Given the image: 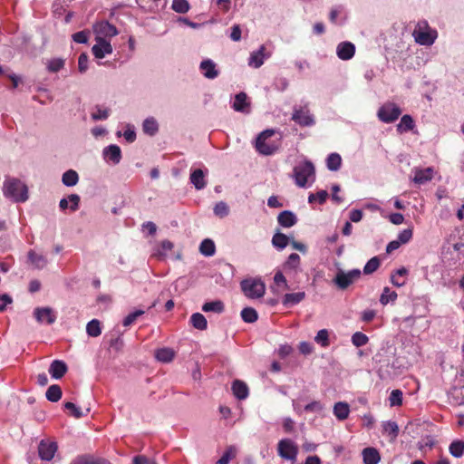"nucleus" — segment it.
Wrapping results in <instances>:
<instances>
[{"instance_id": "1", "label": "nucleus", "mask_w": 464, "mask_h": 464, "mask_svg": "<svg viewBox=\"0 0 464 464\" xmlns=\"http://www.w3.org/2000/svg\"><path fill=\"white\" fill-rule=\"evenodd\" d=\"M4 196L14 202H25L28 199L26 185L17 179H7L3 186Z\"/></svg>"}, {"instance_id": "11", "label": "nucleus", "mask_w": 464, "mask_h": 464, "mask_svg": "<svg viewBox=\"0 0 464 464\" xmlns=\"http://www.w3.org/2000/svg\"><path fill=\"white\" fill-rule=\"evenodd\" d=\"M57 443L51 440H42L38 445V454L41 459L50 461L57 452Z\"/></svg>"}, {"instance_id": "4", "label": "nucleus", "mask_w": 464, "mask_h": 464, "mask_svg": "<svg viewBox=\"0 0 464 464\" xmlns=\"http://www.w3.org/2000/svg\"><path fill=\"white\" fill-rule=\"evenodd\" d=\"M274 134L273 130H266L258 135L256 140V149L260 154L272 155L278 150V141L272 140Z\"/></svg>"}, {"instance_id": "60", "label": "nucleus", "mask_w": 464, "mask_h": 464, "mask_svg": "<svg viewBox=\"0 0 464 464\" xmlns=\"http://www.w3.org/2000/svg\"><path fill=\"white\" fill-rule=\"evenodd\" d=\"M324 409V404L319 401H313L304 408V411L319 413Z\"/></svg>"}, {"instance_id": "33", "label": "nucleus", "mask_w": 464, "mask_h": 464, "mask_svg": "<svg viewBox=\"0 0 464 464\" xmlns=\"http://www.w3.org/2000/svg\"><path fill=\"white\" fill-rule=\"evenodd\" d=\"M46 69L49 72H58L65 65V60L63 58H51L44 62Z\"/></svg>"}, {"instance_id": "56", "label": "nucleus", "mask_w": 464, "mask_h": 464, "mask_svg": "<svg viewBox=\"0 0 464 464\" xmlns=\"http://www.w3.org/2000/svg\"><path fill=\"white\" fill-rule=\"evenodd\" d=\"M369 339L366 334L356 332L352 336V343L356 347H362L368 343Z\"/></svg>"}, {"instance_id": "42", "label": "nucleus", "mask_w": 464, "mask_h": 464, "mask_svg": "<svg viewBox=\"0 0 464 464\" xmlns=\"http://www.w3.org/2000/svg\"><path fill=\"white\" fill-rule=\"evenodd\" d=\"M289 243V238L283 233H276L272 238L273 246L279 249L283 250Z\"/></svg>"}, {"instance_id": "45", "label": "nucleus", "mask_w": 464, "mask_h": 464, "mask_svg": "<svg viewBox=\"0 0 464 464\" xmlns=\"http://www.w3.org/2000/svg\"><path fill=\"white\" fill-rule=\"evenodd\" d=\"M111 113V110L102 106H96L91 116L93 121L106 120Z\"/></svg>"}, {"instance_id": "25", "label": "nucleus", "mask_w": 464, "mask_h": 464, "mask_svg": "<svg viewBox=\"0 0 464 464\" xmlns=\"http://www.w3.org/2000/svg\"><path fill=\"white\" fill-rule=\"evenodd\" d=\"M205 176V172L199 169L191 172L189 177L190 182L198 190L203 189L206 187Z\"/></svg>"}, {"instance_id": "18", "label": "nucleus", "mask_w": 464, "mask_h": 464, "mask_svg": "<svg viewBox=\"0 0 464 464\" xmlns=\"http://www.w3.org/2000/svg\"><path fill=\"white\" fill-rule=\"evenodd\" d=\"M199 69L201 73L208 79H215L219 74L217 64L210 59L203 60L200 63Z\"/></svg>"}, {"instance_id": "29", "label": "nucleus", "mask_w": 464, "mask_h": 464, "mask_svg": "<svg viewBox=\"0 0 464 464\" xmlns=\"http://www.w3.org/2000/svg\"><path fill=\"white\" fill-rule=\"evenodd\" d=\"M232 391L238 400H244L248 396V388L242 381L236 380L232 384Z\"/></svg>"}, {"instance_id": "8", "label": "nucleus", "mask_w": 464, "mask_h": 464, "mask_svg": "<svg viewBox=\"0 0 464 464\" xmlns=\"http://www.w3.org/2000/svg\"><path fill=\"white\" fill-rule=\"evenodd\" d=\"M401 114V110L394 102H386L380 107L377 112L379 120L384 123L395 121Z\"/></svg>"}, {"instance_id": "32", "label": "nucleus", "mask_w": 464, "mask_h": 464, "mask_svg": "<svg viewBox=\"0 0 464 464\" xmlns=\"http://www.w3.org/2000/svg\"><path fill=\"white\" fill-rule=\"evenodd\" d=\"M155 357L161 362H169L175 357V352L171 348H160L155 352Z\"/></svg>"}, {"instance_id": "61", "label": "nucleus", "mask_w": 464, "mask_h": 464, "mask_svg": "<svg viewBox=\"0 0 464 464\" xmlns=\"http://www.w3.org/2000/svg\"><path fill=\"white\" fill-rule=\"evenodd\" d=\"M89 57L86 53H81L78 58V70L81 73H84L88 69Z\"/></svg>"}, {"instance_id": "26", "label": "nucleus", "mask_w": 464, "mask_h": 464, "mask_svg": "<svg viewBox=\"0 0 464 464\" xmlns=\"http://www.w3.org/2000/svg\"><path fill=\"white\" fill-rule=\"evenodd\" d=\"M277 221L284 227H291L296 223L297 218L294 213L285 210L278 215Z\"/></svg>"}, {"instance_id": "19", "label": "nucleus", "mask_w": 464, "mask_h": 464, "mask_svg": "<svg viewBox=\"0 0 464 464\" xmlns=\"http://www.w3.org/2000/svg\"><path fill=\"white\" fill-rule=\"evenodd\" d=\"M355 53V46L350 42H343L337 45V56L343 61L350 60L353 57Z\"/></svg>"}, {"instance_id": "21", "label": "nucleus", "mask_w": 464, "mask_h": 464, "mask_svg": "<svg viewBox=\"0 0 464 464\" xmlns=\"http://www.w3.org/2000/svg\"><path fill=\"white\" fill-rule=\"evenodd\" d=\"M333 412L338 420H345L350 414V406L347 402L338 401L334 405Z\"/></svg>"}, {"instance_id": "5", "label": "nucleus", "mask_w": 464, "mask_h": 464, "mask_svg": "<svg viewBox=\"0 0 464 464\" xmlns=\"http://www.w3.org/2000/svg\"><path fill=\"white\" fill-rule=\"evenodd\" d=\"M241 289L245 295L251 299L260 298L265 295V284L256 278L245 279L241 282Z\"/></svg>"}, {"instance_id": "38", "label": "nucleus", "mask_w": 464, "mask_h": 464, "mask_svg": "<svg viewBox=\"0 0 464 464\" xmlns=\"http://www.w3.org/2000/svg\"><path fill=\"white\" fill-rule=\"evenodd\" d=\"M190 323L198 330H206L208 322L205 316L200 313H195L190 317Z\"/></svg>"}, {"instance_id": "58", "label": "nucleus", "mask_w": 464, "mask_h": 464, "mask_svg": "<svg viewBox=\"0 0 464 464\" xmlns=\"http://www.w3.org/2000/svg\"><path fill=\"white\" fill-rule=\"evenodd\" d=\"M144 314V311L143 310H136L130 314H129L122 321V324L125 326V327H128L130 325H131L136 320L138 317H140V315H142Z\"/></svg>"}, {"instance_id": "46", "label": "nucleus", "mask_w": 464, "mask_h": 464, "mask_svg": "<svg viewBox=\"0 0 464 464\" xmlns=\"http://www.w3.org/2000/svg\"><path fill=\"white\" fill-rule=\"evenodd\" d=\"M171 8L179 14H186L190 9V5L187 0H173Z\"/></svg>"}, {"instance_id": "36", "label": "nucleus", "mask_w": 464, "mask_h": 464, "mask_svg": "<svg viewBox=\"0 0 464 464\" xmlns=\"http://www.w3.org/2000/svg\"><path fill=\"white\" fill-rule=\"evenodd\" d=\"M414 126L413 119L410 115H403L397 125V130L400 133L407 132L413 130Z\"/></svg>"}, {"instance_id": "22", "label": "nucleus", "mask_w": 464, "mask_h": 464, "mask_svg": "<svg viewBox=\"0 0 464 464\" xmlns=\"http://www.w3.org/2000/svg\"><path fill=\"white\" fill-rule=\"evenodd\" d=\"M301 258L298 254H291L284 263L283 268L285 272L298 273L300 271Z\"/></svg>"}, {"instance_id": "44", "label": "nucleus", "mask_w": 464, "mask_h": 464, "mask_svg": "<svg viewBox=\"0 0 464 464\" xmlns=\"http://www.w3.org/2000/svg\"><path fill=\"white\" fill-rule=\"evenodd\" d=\"M62 397V390L60 386L53 384L51 385L46 391V398L52 402L58 401Z\"/></svg>"}, {"instance_id": "10", "label": "nucleus", "mask_w": 464, "mask_h": 464, "mask_svg": "<svg viewBox=\"0 0 464 464\" xmlns=\"http://www.w3.org/2000/svg\"><path fill=\"white\" fill-rule=\"evenodd\" d=\"M292 120L301 126H312L314 123L313 115L307 106H295Z\"/></svg>"}, {"instance_id": "64", "label": "nucleus", "mask_w": 464, "mask_h": 464, "mask_svg": "<svg viewBox=\"0 0 464 464\" xmlns=\"http://www.w3.org/2000/svg\"><path fill=\"white\" fill-rule=\"evenodd\" d=\"M65 410L69 411L71 414L75 418H81L83 414L80 408H78L74 403L67 401L64 403Z\"/></svg>"}, {"instance_id": "50", "label": "nucleus", "mask_w": 464, "mask_h": 464, "mask_svg": "<svg viewBox=\"0 0 464 464\" xmlns=\"http://www.w3.org/2000/svg\"><path fill=\"white\" fill-rule=\"evenodd\" d=\"M213 211L217 217L222 218L229 214V208L226 202L219 201L215 205Z\"/></svg>"}, {"instance_id": "43", "label": "nucleus", "mask_w": 464, "mask_h": 464, "mask_svg": "<svg viewBox=\"0 0 464 464\" xmlns=\"http://www.w3.org/2000/svg\"><path fill=\"white\" fill-rule=\"evenodd\" d=\"M86 332L92 337H97L102 334L101 323L97 319H92L87 324Z\"/></svg>"}, {"instance_id": "63", "label": "nucleus", "mask_w": 464, "mask_h": 464, "mask_svg": "<svg viewBox=\"0 0 464 464\" xmlns=\"http://www.w3.org/2000/svg\"><path fill=\"white\" fill-rule=\"evenodd\" d=\"M411 237H412V230L411 228H407L399 233L397 240L400 241V243L402 245V244H407L408 242H410Z\"/></svg>"}, {"instance_id": "40", "label": "nucleus", "mask_w": 464, "mask_h": 464, "mask_svg": "<svg viewBox=\"0 0 464 464\" xmlns=\"http://www.w3.org/2000/svg\"><path fill=\"white\" fill-rule=\"evenodd\" d=\"M342 158L338 153H331L326 159V166L328 169L336 171L341 168Z\"/></svg>"}, {"instance_id": "47", "label": "nucleus", "mask_w": 464, "mask_h": 464, "mask_svg": "<svg viewBox=\"0 0 464 464\" xmlns=\"http://www.w3.org/2000/svg\"><path fill=\"white\" fill-rule=\"evenodd\" d=\"M450 452L455 458H460L464 454V441L455 440L450 445Z\"/></svg>"}, {"instance_id": "39", "label": "nucleus", "mask_w": 464, "mask_h": 464, "mask_svg": "<svg viewBox=\"0 0 464 464\" xmlns=\"http://www.w3.org/2000/svg\"><path fill=\"white\" fill-rule=\"evenodd\" d=\"M202 311L205 313L213 312L220 314L224 311V304L219 300L207 302L203 304Z\"/></svg>"}, {"instance_id": "48", "label": "nucleus", "mask_w": 464, "mask_h": 464, "mask_svg": "<svg viewBox=\"0 0 464 464\" xmlns=\"http://www.w3.org/2000/svg\"><path fill=\"white\" fill-rule=\"evenodd\" d=\"M241 317L246 323H255L257 318V313L254 308L246 307L241 311Z\"/></svg>"}, {"instance_id": "59", "label": "nucleus", "mask_w": 464, "mask_h": 464, "mask_svg": "<svg viewBox=\"0 0 464 464\" xmlns=\"http://www.w3.org/2000/svg\"><path fill=\"white\" fill-rule=\"evenodd\" d=\"M274 282L280 290L288 289L286 279L282 272L278 271L274 276Z\"/></svg>"}, {"instance_id": "62", "label": "nucleus", "mask_w": 464, "mask_h": 464, "mask_svg": "<svg viewBox=\"0 0 464 464\" xmlns=\"http://www.w3.org/2000/svg\"><path fill=\"white\" fill-rule=\"evenodd\" d=\"M342 13H343L342 7L339 6V7L333 8L331 10L330 15H329L330 21L335 24H343V20L339 21V16L342 14Z\"/></svg>"}, {"instance_id": "28", "label": "nucleus", "mask_w": 464, "mask_h": 464, "mask_svg": "<svg viewBox=\"0 0 464 464\" xmlns=\"http://www.w3.org/2000/svg\"><path fill=\"white\" fill-rule=\"evenodd\" d=\"M28 259L31 265L38 269L44 268L47 264L46 257L42 254L36 253L34 250L28 252Z\"/></svg>"}, {"instance_id": "34", "label": "nucleus", "mask_w": 464, "mask_h": 464, "mask_svg": "<svg viewBox=\"0 0 464 464\" xmlns=\"http://www.w3.org/2000/svg\"><path fill=\"white\" fill-rule=\"evenodd\" d=\"M407 275L408 270L405 267H401L392 275L391 281L397 287L403 286L406 284L405 277Z\"/></svg>"}, {"instance_id": "57", "label": "nucleus", "mask_w": 464, "mask_h": 464, "mask_svg": "<svg viewBox=\"0 0 464 464\" xmlns=\"http://www.w3.org/2000/svg\"><path fill=\"white\" fill-rule=\"evenodd\" d=\"M121 135H123V137L127 142L132 143L136 140V132H135L134 126L128 124L127 129L123 134H121V131H117L118 137H121Z\"/></svg>"}, {"instance_id": "14", "label": "nucleus", "mask_w": 464, "mask_h": 464, "mask_svg": "<svg viewBox=\"0 0 464 464\" xmlns=\"http://www.w3.org/2000/svg\"><path fill=\"white\" fill-rule=\"evenodd\" d=\"M36 321L40 324H52L56 320V315L49 307H38L34 311Z\"/></svg>"}, {"instance_id": "24", "label": "nucleus", "mask_w": 464, "mask_h": 464, "mask_svg": "<svg viewBox=\"0 0 464 464\" xmlns=\"http://www.w3.org/2000/svg\"><path fill=\"white\" fill-rule=\"evenodd\" d=\"M80 197L77 194H71L67 198H62L59 207L62 210L70 208L75 211L79 208Z\"/></svg>"}, {"instance_id": "37", "label": "nucleus", "mask_w": 464, "mask_h": 464, "mask_svg": "<svg viewBox=\"0 0 464 464\" xmlns=\"http://www.w3.org/2000/svg\"><path fill=\"white\" fill-rule=\"evenodd\" d=\"M62 181L66 187L75 186L79 181L78 173L73 169L66 170L63 174Z\"/></svg>"}, {"instance_id": "15", "label": "nucleus", "mask_w": 464, "mask_h": 464, "mask_svg": "<svg viewBox=\"0 0 464 464\" xmlns=\"http://www.w3.org/2000/svg\"><path fill=\"white\" fill-rule=\"evenodd\" d=\"M270 53H266V46L261 45L257 51L252 52L248 59V65L253 68H259L263 65Z\"/></svg>"}, {"instance_id": "52", "label": "nucleus", "mask_w": 464, "mask_h": 464, "mask_svg": "<svg viewBox=\"0 0 464 464\" xmlns=\"http://www.w3.org/2000/svg\"><path fill=\"white\" fill-rule=\"evenodd\" d=\"M402 396L403 393L401 390H393L392 391L390 397H389V402L391 407L394 406H401L402 404Z\"/></svg>"}, {"instance_id": "17", "label": "nucleus", "mask_w": 464, "mask_h": 464, "mask_svg": "<svg viewBox=\"0 0 464 464\" xmlns=\"http://www.w3.org/2000/svg\"><path fill=\"white\" fill-rule=\"evenodd\" d=\"M232 108L236 111L249 113L250 112V102L247 95L245 92L237 93L233 101Z\"/></svg>"}, {"instance_id": "13", "label": "nucleus", "mask_w": 464, "mask_h": 464, "mask_svg": "<svg viewBox=\"0 0 464 464\" xmlns=\"http://www.w3.org/2000/svg\"><path fill=\"white\" fill-rule=\"evenodd\" d=\"M102 156L107 163L117 165L121 160V148L115 144L109 145L103 149Z\"/></svg>"}, {"instance_id": "49", "label": "nucleus", "mask_w": 464, "mask_h": 464, "mask_svg": "<svg viewBox=\"0 0 464 464\" xmlns=\"http://www.w3.org/2000/svg\"><path fill=\"white\" fill-rule=\"evenodd\" d=\"M396 298L397 294L395 291L391 290L389 287H384L380 297V302L382 304L385 305L390 302L395 301Z\"/></svg>"}, {"instance_id": "7", "label": "nucleus", "mask_w": 464, "mask_h": 464, "mask_svg": "<svg viewBox=\"0 0 464 464\" xmlns=\"http://www.w3.org/2000/svg\"><path fill=\"white\" fill-rule=\"evenodd\" d=\"M278 455L284 459L295 462L298 455V446L290 439H283L277 445Z\"/></svg>"}, {"instance_id": "53", "label": "nucleus", "mask_w": 464, "mask_h": 464, "mask_svg": "<svg viewBox=\"0 0 464 464\" xmlns=\"http://www.w3.org/2000/svg\"><path fill=\"white\" fill-rule=\"evenodd\" d=\"M314 341L322 347H327L329 345V332L326 329L320 330L314 337Z\"/></svg>"}, {"instance_id": "31", "label": "nucleus", "mask_w": 464, "mask_h": 464, "mask_svg": "<svg viewBox=\"0 0 464 464\" xmlns=\"http://www.w3.org/2000/svg\"><path fill=\"white\" fill-rule=\"evenodd\" d=\"M305 297L304 292H297L292 294H285L283 298V304L285 306H293L295 304H299Z\"/></svg>"}, {"instance_id": "2", "label": "nucleus", "mask_w": 464, "mask_h": 464, "mask_svg": "<svg viewBox=\"0 0 464 464\" xmlns=\"http://www.w3.org/2000/svg\"><path fill=\"white\" fill-rule=\"evenodd\" d=\"M293 177L300 188L311 187L315 180V170L312 162L303 161L294 168Z\"/></svg>"}, {"instance_id": "12", "label": "nucleus", "mask_w": 464, "mask_h": 464, "mask_svg": "<svg viewBox=\"0 0 464 464\" xmlns=\"http://www.w3.org/2000/svg\"><path fill=\"white\" fill-rule=\"evenodd\" d=\"M95 44L92 47V53L96 59L100 60L112 53L113 48L109 40L95 39Z\"/></svg>"}, {"instance_id": "27", "label": "nucleus", "mask_w": 464, "mask_h": 464, "mask_svg": "<svg viewBox=\"0 0 464 464\" xmlns=\"http://www.w3.org/2000/svg\"><path fill=\"white\" fill-rule=\"evenodd\" d=\"M382 427L383 434L389 436L392 441L395 440L399 434L398 424L395 421L388 420L382 422Z\"/></svg>"}, {"instance_id": "41", "label": "nucleus", "mask_w": 464, "mask_h": 464, "mask_svg": "<svg viewBox=\"0 0 464 464\" xmlns=\"http://www.w3.org/2000/svg\"><path fill=\"white\" fill-rule=\"evenodd\" d=\"M199 251L205 256H212L216 251L214 242L211 239H204L199 246Z\"/></svg>"}, {"instance_id": "51", "label": "nucleus", "mask_w": 464, "mask_h": 464, "mask_svg": "<svg viewBox=\"0 0 464 464\" xmlns=\"http://www.w3.org/2000/svg\"><path fill=\"white\" fill-rule=\"evenodd\" d=\"M237 450L230 446L226 450L222 457L216 462V464H228L232 459L236 457Z\"/></svg>"}, {"instance_id": "55", "label": "nucleus", "mask_w": 464, "mask_h": 464, "mask_svg": "<svg viewBox=\"0 0 464 464\" xmlns=\"http://www.w3.org/2000/svg\"><path fill=\"white\" fill-rule=\"evenodd\" d=\"M327 198L328 192L326 190H320L316 193H311L308 197V202L312 204L315 201H318L320 204H323L325 202Z\"/></svg>"}, {"instance_id": "30", "label": "nucleus", "mask_w": 464, "mask_h": 464, "mask_svg": "<svg viewBox=\"0 0 464 464\" xmlns=\"http://www.w3.org/2000/svg\"><path fill=\"white\" fill-rule=\"evenodd\" d=\"M142 130L144 133L154 136L159 131V123L154 117H148L143 121Z\"/></svg>"}, {"instance_id": "35", "label": "nucleus", "mask_w": 464, "mask_h": 464, "mask_svg": "<svg viewBox=\"0 0 464 464\" xmlns=\"http://www.w3.org/2000/svg\"><path fill=\"white\" fill-rule=\"evenodd\" d=\"M174 247V245L169 240H163L159 247L155 250L154 256L159 259L165 258L169 252H170Z\"/></svg>"}, {"instance_id": "54", "label": "nucleus", "mask_w": 464, "mask_h": 464, "mask_svg": "<svg viewBox=\"0 0 464 464\" xmlns=\"http://www.w3.org/2000/svg\"><path fill=\"white\" fill-rule=\"evenodd\" d=\"M380 266V259L377 256L372 257L364 266L363 273L370 275L375 272Z\"/></svg>"}, {"instance_id": "9", "label": "nucleus", "mask_w": 464, "mask_h": 464, "mask_svg": "<svg viewBox=\"0 0 464 464\" xmlns=\"http://www.w3.org/2000/svg\"><path fill=\"white\" fill-rule=\"evenodd\" d=\"M95 39L109 40L118 34V30L107 21L96 23L93 25Z\"/></svg>"}, {"instance_id": "6", "label": "nucleus", "mask_w": 464, "mask_h": 464, "mask_svg": "<svg viewBox=\"0 0 464 464\" xmlns=\"http://www.w3.org/2000/svg\"><path fill=\"white\" fill-rule=\"evenodd\" d=\"M361 275L362 272L360 269H352L347 272L339 269L334 279V283L339 289L344 290L357 281L361 277Z\"/></svg>"}, {"instance_id": "23", "label": "nucleus", "mask_w": 464, "mask_h": 464, "mask_svg": "<svg viewBox=\"0 0 464 464\" xmlns=\"http://www.w3.org/2000/svg\"><path fill=\"white\" fill-rule=\"evenodd\" d=\"M67 372V365L63 361H53L49 368V373L53 379L62 378Z\"/></svg>"}, {"instance_id": "3", "label": "nucleus", "mask_w": 464, "mask_h": 464, "mask_svg": "<svg viewBox=\"0 0 464 464\" xmlns=\"http://www.w3.org/2000/svg\"><path fill=\"white\" fill-rule=\"evenodd\" d=\"M412 35L419 44L421 45H431L435 42L438 34L437 31L431 29L427 21H420L412 33Z\"/></svg>"}, {"instance_id": "16", "label": "nucleus", "mask_w": 464, "mask_h": 464, "mask_svg": "<svg viewBox=\"0 0 464 464\" xmlns=\"http://www.w3.org/2000/svg\"><path fill=\"white\" fill-rule=\"evenodd\" d=\"M434 169L430 167L413 169V181L416 184L423 185L433 179Z\"/></svg>"}, {"instance_id": "20", "label": "nucleus", "mask_w": 464, "mask_h": 464, "mask_svg": "<svg viewBox=\"0 0 464 464\" xmlns=\"http://www.w3.org/2000/svg\"><path fill=\"white\" fill-rule=\"evenodd\" d=\"M363 464H378L381 460L379 451L372 447L363 449L362 452Z\"/></svg>"}]
</instances>
